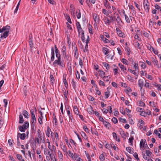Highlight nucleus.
<instances>
[{
  "instance_id": "f257e3e1",
  "label": "nucleus",
  "mask_w": 161,
  "mask_h": 161,
  "mask_svg": "<svg viewBox=\"0 0 161 161\" xmlns=\"http://www.w3.org/2000/svg\"><path fill=\"white\" fill-rule=\"evenodd\" d=\"M10 28V27L9 26L7 25L3 27L2 29H0V33L5 31L3 35H0V38L3 37L6 38L8 36Z\"/></svg>"
},
{
  "instance_id": "f03ea898",
  "label": "nucleus",
  "mask_w": 161,
  "mask_h": 161,
  "mask_svg": "<svg viewBox=\"0 0 161 161\" xmlns=\"http://www.w3.org/2000/svg\"><path fill=\"white\" fill-rule=\"evenodd\" d=\"M53 64L54 67L58 65L61 68H64L65 67V65L64 61H63L61 60V58H57V59L55 60L53 62Z\"/></svg>"
},
{
  "instance_id": "7ed1b4c3",
  "label": "nucleus",
  "mask_w": 161,
  "mask_h": 161,
  "mask_svg": "<svg viewBox=\"0 0 161 161\" xmlns=\"http://www.w3.org/2000/svg\"><path fill=\"white\" fill-rule=\"evenodd\" d=\"M114 15H113L114 21H116L118 24L120 25L121 23L122 22V21L119 15L116 13H114Z\"/></svg>"
},
{
  "instance_id": "20e7f679",
  "label": "nucleus",
  "mask_w": 161,
  "mask_h": 161,
  "mask_svg": "<svg viewBox=\"0 0 161 161\" xmlns=\"http://www.w3.org/2000/svg\"><path fill=\"white\" fill-rule=\"evenodd\" d=\"M152 61L154 65L156 66L159 69L161 68V64L160 63L158 62V61L156 58H154L153 57L152 58Z\"/></svg>"
},
{
  "instance_id": "39448f33",
  "label": "nucleus",
  "mask_w": 161,
  "mask_h": 161,
  "mask_svg": "<svg viewBox=\"0 0 161 161\" xmlns=\"http://www.w3.org/2000/svg\"><path fill=\"white\" fill-rule=\"evenodd\" d=\"M29 44L30 47V51L31 53H33L34 52L33 49L34 47H33L34 44L33 42L32 38H30L29 40Z\"/></svg>"
},
{
  "instance_id": "423d86ee",
  "label": "nucleus",
  "mask_w": 161,
  "mask_h": 161,
  "mask_svg": "<svg viewBox=\"0 0 161 161\" xmlns=\"http://www.w3.org/2000/svg\"><path fill=\"white\" fill-rule=\"evenodd\" d=\"M116 31L118 35L120 37H124L125 35L118 28H116Z\"/></svg>"
},
{
  "instance_id": "0eeeda50",
  "label": "nucleus",
  "mask_w": 161,
  "mask_h": 161,
  "mask_svg": "<svg viewBox=\"0 0 161 161\" xmlns=\"http://www.w3.org/2000/svg\"><path fill=\"white\" fill-rule=\"evenodd\" d=\"M93 17L95 23L98 24L99 21V16L97 14L94 13L93 14Z\"/></svg>"
},
{
  "instance_id": "6e6552de",
  "label": "nucleus",
  "mask_w": 161,
  "mask_h": 161,
  "mask_svg": "<svg viewBox=\"0 0 161 161\" xmlns=\"http://www.w3.org/2000/svg\"><path fill=\"white\" fill-rule=\"evenodd\" d=\"M148 2L147 1V2L145 3L144 2L143 5L144 9H145L146 12L147 13H148L149 10V6L147 4Z\"/></svg>"
},
{
  "instance_id": "1a4fd4ad",
  "label": "nucleus",
  "mask_w": 161,
  "mask_h": 161,
  "mask_svg": "<svg viewBox=\"0 0 161 161\" xmlns=\"http://www.w3.org/2000/svg\"><path fill=\"white\" fill-rule=\"evenodd\" d=\"M47 154L49 155L50 158H51V159L52 161H56V159L54 156L53 157V152H50L48 150H47Z\"/></svg>"
},
{
  "instance_id": "9d476101",
  "label": "nucleus",
  "mask_w": 161,
  "mask_h": 161,
  "mask_svg": "<svg viewBox=\"0 0 161 161\" xmlns=\"http://www.w3.org/2000/svg\"><path fill=\"white\" fill-rule=\"evenodd\" d=\"M41 134H37V137L36 138V141L38 144H40L42 142V138Z\"/></svg>"
},
{
  "instance_id": "9b49d317",
  "label": "nucleus",
  "mask_w": 161,
  "mask_h": 161,
  "mask_svg": "<svg viewBox=\"0 0 161 161\" xmlns=\"http://www.w3.org/2000/svg\"><path fill=\"white\" fill-rule=\"evenodd\" d=\"M87 110L88 112L90 114H93L94 113V110H93V108L92 107L90 106L87 108Z\"/></svg>"
},
{
  "instance_id": "f8f14e48",
  "label": "nucleus",
  "mask_w": 161,
  "mask_h": 161,
  "mask_svg": "<svg viewBox=\"0 0 161 161\" xmlns=\"http://www.w3.org/2000/svg\"><path fill=\"white\" fill-rule=\"evenodd\" d=\"M55 52L56 53V57L57 58H61V56L59 53L58 52V48L57 47L56 45H55Z\"/></svg>"
},
{
  "instance_id": "ddd939ff",
  "label": "nucleus",
  "mask_w": 161,
  "mask_h": 161,
  "mask_svg": "<svg viewBox=\"0 0 161 161\" xmlns=\"http://www.w3.org/2000/svg\"><path fill=\"white\" fill-rule=\"evenodd\" d=\"M70 10L71 14L74 16H75V8L73 5L71 4L70 6Z\"/></svg>"
},
{
  "instance_id": "4468645a",
  "label": "nucleus",
  "mask_w": 161,
  "mask_h": 161,
  "mask_svg": "<svg viewBox=\"0 0 161 161\" xmlns=\"http://www.w3.org/2000/svg\"><path fill=\"white\" fill-rule=\"evenodd\" d=\"M118 65L121 69V71L125 73V71L126 70V68L121 63H119L118 64Z\"/></svg>"
},
{
  "instance_id": "2eb2a0df",
  "label": "nucleus",
  "mask_w": 161,
  "mask_h": 161,
  "mask_svg": "<svg viewBox=\"0 0 161 161\" xmlns=\"http://www.w3.org/2000/svg\"><path fill=\"white\" fill-rule=\"evenodd\" d=\"M146 142L145 140V142H144L143 139H141L140 143V147L141 149L142 147L145 148V145Z\"/></svg>"
},
{
  "instance_id": "dca6fc26",
  "label": "nucleus",
  "mask_w": 161,
  "mask_h": 161,
  "mask_svg": "<svg viewBox=\"0 0 161 161\" xmlns=\"http://www.w3.org/2000/svg\"><path fill=\"white\" fill-rule=\"evenodd\" d=\"M112 135L113 138L116 141H117L118 142H120V138L119 137L117 136L116 133L114 132L112 133Z\"/></svg>"
},
{
  "instance_id": "f3484780",
  "label": "nucleus",
  "mask_w": 161,
  "mask_h": 161,
  "mask_svg": "<svg viewBox=\"0 0 161 161\" xmlns=\"http://www.w3.org/2000/svg\"><path fill=\"white\" fill-rule=\"evenodd\" d=\"M98 71L99 72V74L101 78H103L105 77V73L103 71L99 70Z\"/></svg>"
},
{
  "instance_id": "a211bd4d",
  "label": "nucleus",
  "mask_w": 161,
  "mask_h": 161,
  "mask_svg": "<svg viewBox=\"0 0 161 161\" xmlns=\"http://www.w3.org/2000/svg\"><path fill=\"white\" fill-rule=\"evenodd\" d=\"M144 81L142 79H139L138 80V85L140 87V89L141 90L143 86Z\"/></svg>"
},
{
  "instance_id": "6ab92c4d",
  "label": "nucleus",
  "mask_w": 161,
  "mask_h": 161,
  "mask_svg": "<svg viewBox=\"0 0 161 161\" xmlns=\"http://www.w3.org/2000/svg\"><path fill=\"white\" fill-rule=\"evenodd\" d=\"M19 129L20 131L22 132H24L25 130L27 129L25 127L24 125H23L22 126L20 125L19 126Z\"/></svg>"
},
{
  "instance_id": "aec40b11",
  "label": "nucleus",
  "mask_w": 161,
  "mask_h": 161,
  "mask_svg": "<svg viewBox=\"0 0 161 161\" xmlns=\"http://www.w3.org/2000/svg\"><path fill=\"white\" fill-rule=\"evenodd\" d=\"M102 50L105 55H107L109 53V49L105 47H103Z\"/></svg>"
},
{
  "instance_id": "412c9836",
  "label": "nucleus",
  "mask_w": 161,
  "mask_h": 161,
  "mask_svg": "<svg viewBox=\"0 0 161 161\" xmlns=\"http://www.w3.org/2000/svg\"><path fill=\"white\" fill-rule=\"evenodd\" d=\"M22 113L23 114L25 118H28L30 115L28 113L27 111L26 110H23Z\"/></svg>"
},
{
  "instance_id": "4be33fe9",
  "label": "nucleus",
  "mask_w": 161,
  "mask_h": 161,
  "mask_svg": "<svg viewBox=\"0 0 161 161\" xmlns=\"http://www.w3.org/2000/svg\"><path fill=\"white\" fill-rule=\"evenodd\" d=\"M104 125L108 129H109L111 127V125L110 124L106 121H105L103 123Z\"/></svg>"
},
{
  "instance_id": "5701e85b",
  "label": "nucleus",
  "mask_w": 161,
  "mask_h": 161,
  "mask_svg": "<svg viewBox=\"0 0 161 161\" xmlns=\"http://www.w3.org/2000/svg\"><path fill=\"white\" fill-rule=\"evenodd\" d=\"M19 136L20 138L22 140H24L25 139L26 135L25 133L21 134L19 133L18 134V136Z\"/></svg>"
},
{
  "instance_id": "b1692460",
  "label": "nucleus",
  "mask_w": 161,
  "mask_h": 161,
  "mask_svg": "<svg viewBox=\"0 0 161 161\" xmlns=\"http://www.w3.org/2000/svg\"><path fill=\"white\" fill-rule=\"evenodd\" d=\"M60 146L61 148L62 149L63 151L67 153V148L65 145H64L63 143L60 144Z\"/></svg>"
},
{
  "instance_id": "393cba45",
  "label": "nucleus",
  "mask_w": 161,
  "mask_h": 161,
  "mask_svg": "<svg viewBox=\"0 0 161 161\" xmlns=\"http://www.w3.org/2000/svg\"><path fill=\"white\" fill-rule=\"evenodd\" d=\"M104 5L108 9L111 8V6L109 5V3L107 0H105L104 3Z\"/></svg>"
},
{
  "instance_id": "a878e982",
  "label": "nucleus",
  "mask_w": 161,
  "mask_h": 161,
  "mask_svg": "<svg viewBox=\"0 0 161 161\" xmlns=\"http://www.w3.org/2000/svg\"><path fill=\"white\" fill-rule=\"evenodd\" d=\"M61 52L62 54H65L67 53L66 47L64 45H63L62 47Z\"/></svg>"
},
{
  "instance_id": "bb28decb",
  "label": "nucleus",
  "mask_w": 161,
  "mask_h": 161,
  "mask_svg": "<svg viewBox=\"0 0 161 161\" xmlns=\"http://www.w3.org/2000/svg\"><path fill=\"white\" fill-rule=\"evenodd\" d=\"M126 151L130 153H134V150L131 149L130 147H127L126 148Z\"/></svg>"
},
{
  "instance_id": "cd10ccee",
  "label": "nucleus",
  "mask_w": 161,
  "mask_h": 161,
  "mask_svg": "<svg viewBox=\"0 0 161 161\" xmlns=\"http://www.w3.org/2000/svg\"><path fill=\"white\" fill-rule=\"evenodd\" d=\"M74 111L75 114L77 115H78L79 114V111L77 107L75 106L73 107Z\"/></svg>"
},
{
  "instance_id": "c85d7f7f",
  "label": "nucleus",
  "mask_w": 161,
  "mask_h": 161,
  "mask_svg": "<svg viewBox=\"0 0 161 161\" xmlns=\"http://www.w3.org/2000/svg\"><path fill=\"white\" fill-rule=\"evenodd\" d=\"M50 131H51V129L49 128V126H48L47 127V131L46 132V135L48 137H49L50 136Z\"/></svg>"
},
{
  "instance_id": "c756f323",
  "label": "nucleus",
  "mask_w": 161,
  "mask_h": 161,
  "mask_svg": "<svg viewBox=\"0 0 161 161\" xmlns=\"http://www.w3.org/2000/svg\"><path fill=\"white\" fill-rule=\"evenodd\" d=\"M104 22L106 24L108 25H109L111 22V21L107 18L104 19Z\"/></svg>"
},
{
  "instance_id": "7c9ffc66",
  "label": "nucleus",
  "mask_w": 161,
  "mask_h": 161,
  "mask_svg": "<svg viewBox=\"0 0 161 161\" xmlns=\"http://www.w3.org/2000/svg\"><path fill=\"white\" fill-rule=\"evenodd\" d=\"M19 123L20 124L22 123L24 121L23 118V116L21 114H20L19 115Z\"/></svg>"
},
{
  "instance_id": "2f4dec72",
  "label": "nucleus",
  "mask_w": 161,
  "mask_h": 161,
  "mask_svg": "<svg viewBox=\"0 0 161 161\" xmlns=\"http://www.w3.org/2000/svg\"><path fill=\"white\" fill-rule=\"evenodd\" d=\"M58 158L61 160H63V155L62 152L59 150L58 151Z\"/></svg>"
},
{
  "instance_id": "473e14b6",
  "label": "nucleus",
  "mask_w": 161,
  "mask_h": 161,
  "mask_svg": "<svg viewBox=\"0 0 161 161\" xmlns=\"http://www.w3.org/2000/svg\"><path fill=\"white\" fill-rule=\"evenodd\" d=\"M124 14L125 17V19L126 22L128 23H130V19L125 14V11L124 12Z\"/></svg>"
},
{
  "instance_id": "72a5a7b5",
  "label": "nucleus",
  "mask_w": 161,
  "mask_h": 161,
  "mask_svg": "<svg viewBox=\"0 0 161 161\" xmlns=\"http://www.w3.org/2000/svg\"><path fill=\"white\" fill-rule=\"evenodd\" d=\"M139 64H140L141 67L143 69L147 67L146 64L142 62H140Z\"/></svg>"
},
{
  "instance_id": "f704fd0d",
  "label": "nucleus",
  "mask_w": 161,
  "mask_h": 161,
  "mask_svg": "<svg viewBox=\"0 0 161 161\" xmlns=\"http://www.w3.org/2000/svg\"><path fill=\"white\" fill-rule=\"evenodd\" d=\"M36 117L31 118V122L32 125L33 126L36 123Z\"/></svg>"
},
{
  "instance_id": "c9c22d12",
  "label": "nucleus",
  "mask_w": 161,
  "mask_h": 161,
  "mask_svg": "<svg viewBox=\"0 0 161 161\" xmlns=\"http://www.w3.org/2000/svg\"><path fill=\"white\" fill-rule=\"evenodd\" d=\"M99 158L101 161H103L105 160V157L103 154H101L100 155Z\"/></svg>"
},
{
  "instance_id": "e433bc0d",
  "label": "nucleus",
  "mask_w": 161,
  "mask_h": 161,
  "mask_svg": "<svg viewBox=\"0 0 161 161\" xmlns=\"http://www.w3.org/2000/svg\"><path fill=\"white\" fill-rule=\"evenodd\" d=\"M119 131L121 136L123 138H125V134L124 132L121 129Z\"/></svg>"
},
{
  "instance_id": "4c0bfd02",
  "label": "nucleus",
  "mask_w": 161,
  "mask_h": 161,
  "mask_svg": "<svg viewBox=\"0 0 161 161\" xmlns=\"http://www.w3.org/2000/svg\"><path fill=\"white\" fill-rule=\"evenodd\" d=\"M121 62H122V63L126 65H128L129 64L128 62V61L126 60L125 59L123 58L122 59V60H121Z\"/></svg>"
},
{
  "instance_id": "58836bf2",
  "label": "nucleus",
  "mask_w": 161,
  "mask_h": 161,
  "mask_svg": "<svg viewBox=\"0 0 161 161\" xmlns=\"http://www.w3.org/2000/svg\"><path fill=\"white\" fill-rule=\"evenodd\" d=\"M103 64L104 67L106 68V69H109L110 68V66L108 64L106 63H103Z\"/></svg>"
},
{
  "instance_id": "ea45409f",
  "label": "nucleus",
  "mask_w": 161,
  "mask_h": 161,
  "mask_svg": "<svg viewBox=\"0 0 161 161\" xmlns=\"http://www.w3.org/2000/svg\"><path fill=\"white\" fill-rule=\"evenodd\" d=\"M53 123L55 124V125H57V118H56L55 116H54L53 117Z\"/></svg>"
},
{
  "instance_id": "a19ab883",
  "label": "nucleus",
  "mask_w": 161,
  "mask_h": 161,
  "mask_svg": "<svg viewBox=\"0 0 161 161\" xmlns=\"http://www.w3.org/2000/svg\"><path fill=\"white\" fill-rule=\"evenodd\" d=\"M120 111L124 115L125 114V111L123 107L120 108Z\"/></svg>"
},
{
  "instance_id": "79ce46f5",
  "label": "nucleus",
  "mask_w": 161,
  "mask_h": 161,
  "mask_svg": "<svg viewBox=\"0 0 161 161\" xmlns=\"http://www.w3.org/2000/svg\"><path fill=\"white\" fill-rule=\"evenodd\" d=\"M134 138L133 137H130L129 139V142L131 143V145H132Z\"/></svg>"
},
{
  "instance_id": "37998d69",
  "label": "nucleus",
  "mask_w": 161,
  "mask_h": 161,
  "mask_svg": "<svg viewBox=\"0 0 161 161\" xmlns=\"http://www.w3.org/2000/svg\"><path fill=\"white\" fill-rule=\"evenodd\" d=\"M78 32H79V35L80 36V33L81 34H83V33H84V31L82 30V28H80V29H79L78 30Z\"/></svg>"
},
{
  "instance_id": "c03bdc74",
  "label": "nucleus",
  "mask_w": 161,
  "mask_h": 161,
  "mask_svg": "<svg viewBox=\"0 0 161 161\" xmlns=\"http://www.w3.org/2000/svg\"><path fill=\"white\" fill-rule=\"evenodd\" d=\"M146 155L148 156V157L151 156L152 154L151 152L149 150H146Z\"/></svg>"
},
{
  "instance_id": "a18cd8bd",
  "label": "nucleus",
  "mask_w": 161,
  "mask_h": 161,
  "mask_svg": "<svg viewBox=\"0 0 161 161\" xmlns=\"http://www.w3.org/2000/svg\"><path fill=\"white\" fill-rule=\"evenodd\" d=\"M136 110L138 112H139L141 113H143L144 111V109L139 107H137L136 109Z\"/></svg>"
},
{
  "instance_id": "49530a36",
  "label": "nucleus",
  "mask_w": 161,
  "mask_h": 161,
  "mask_svg": "<svg viewBox=\"0 0 161 161\" xmlns=\"http://www.w3.org/2000/svg\"><path fill=\"white\" fill-rule=\"evenodd\" d=\"M102 12L106 16H108L109 14L108 11L104 9H103Z\"/></svg>"
},
{
  "instance_id": "de8ad7c7",
  "label": "nucleus",
  "mask_w": 161,
  "mask_h": 161,
  "mask_svg": "<svg viewBox=\"0 0 161 161\" xmlns=\"http://www.w3.org/2000/svg\"><path fill=\"white\" fill-rule=\"evenodd\" d=\"M62 55H63L64 58L66 59L67 60L69 58V55L67 54V53H66L65 54H63Z\"/></svg>"
},
{
  "instance_id": "09e8293b",
  "label": "nucleus",
  "mask_w": 161,
  "mask_h": 161,
  "mask_svg": "<svg viewBox=\"0 0 161 161\" xmlns=\"http://www.w3.org/2000/svg\"><path fill=\"white\" fill-rule=\"evenodd\" d=\"M119 70V68L118 67H117L116 68L114 69L113 71H114V74L115 75H117V73H118V71Z\"/></svg>"
},
{
  "instance_id": "8fccbe9b",
  "label": "nucleus",
  "mask_w": 161,
  "mask_h": 161,
  "mask_svg": "<svg viewBox=\"0 0 161 161\" xmlns=\"http://www.w3.org/2000/svg\"><path fill=\"white\" fill-rule=\"evenodd\" d=\"M71 84L74 88H75L76 86V85L74 79H72Z\"/></svg>"
},
{
  "instance_id": "3c124183",
  "label": "nucleus",
  "mask_w": 161,
  "mask_h": 161,
  "mask_svg": "<svg viewBox=\"0 0 161 161\" xmlns=\"http://www.w3.org/2000/svg\"><path fill=\"white\" fill-rule=\"evenodd\" d=\"M31 118L35 117L34 111L32 109L31 110Z\"/></svg>"
},
{
  "instance_id": "603ef678",
  "label": "nucleus",
  "mask_w": 161,
  "mask_h": 161,
  "mask_svg": "<svg viewBox=\"0 0 161 161\" xmlns=\"http://www.w3.org/2000/svg\"><path fill=\"white\" fill-rule=\"evenodd\" d=\"M51 152H54V153H55L56 151V148L54 145L52 146V148H51V149H50Z\"/></svg>"
},
{
  "instance_id": "864d4df0",
  "label": "nucleus",
  "mask_w": 161,
  "mask_h": 161,
  "mask_svg": "<svg viewBox=\"0 0 161 161\" xmlns=\"http://www.w3.org/2000/svg\"><path fill=\"white\" fill-rule=\"evenodd\" d=\"M104 80L105 81L107 82H108L109 80V79L110 78V77L109 76H106L104 78Z\"/></svg>"
},
{
  "instance_id": "5fc2aeb1",
  "label": "nucleus",
  "mask_w": 161,
  "mask_h": 161,
  "mask_svg": "<svg viewBox=\"0 0 161 161\" xmlns=\"http://www.w3.org/2000/svg\"><path fill=\"white\" fill-rule=\"evenodd\" d=\"M139 105L140 106H145V103L142 101H140L139 102Z\"/></svg>"
},
{
  "instance_id": "6e6d98bb",
  "label": "nucleus",
  "mask_w": 161,
  "mask_h": 161,
  "mask_svg": "<svg viewBox=\"0 0 161 161\" xmlns=\"http://www.w3.org/2000/svg\"><path fill=\"white\" fill-rule=\"evenodd\" d=\"M134 38L135 39H137L139 41H141L142 40L139 37L138 35L136 34L134 36Z\"/></svg>"
},
{
  "instance_id": "4d7b16f0",
  "label": "nucleus",
  "mask_w": 161,
  "mask_h": 161,
  "mask_svg": "<svg viewBox=\"0 0 161 161\" xmlns=\"http://www.w3.org/2000/svg\"><path fill=\"white\" fill-rule=\"evenodd\" d=\"M112 121L114 124H116L118 123V120L115 117H113L112 119Z\"/></svg>"
},
{
  "instance_id": "13d9d810",
  "label": "nucleus",
  "mask_w": 161,
  "mask_h": 161,
  "mask_svg": "<svg viewBox=\"0 0 161 161\" xmlns=\"http://www.w3.org/2000/svg\"><path fill=\"white\" fill-rule=\"evenodd\" d=\"M133 67L135 69V71H136L137 69H138V66L137 64L135 63Z\"/></svg>"
},
{
  "instance_id": "bf43d9fd",
  "label": "nucleus",
  "mask_w": 161,
  "mask_h": 161,
  "mask_svg": "<svg viewBox=\"0 0 161 161\" xmlns=\"http://www.w3.org/2000/svg\"><path fill=\"white\" fill-rule=\"evenodd\" d=\"M133 156L137 160H139L138 154L136 153H135L133 154Z\"/></svg>"
},
{
  "instance_id": "052dcab7",
  "label": "nucleus",
  "mask_w": 161,
  "mask_h": 161,
  "mask_svg": "<svg viewBox=\"0 0 161 161\" xmlns=\"http://www.w3.org/2000/svg\"><path fill=\"white\" fill-rule=\"evenodd\" d=\"M78 56V53L77 51L75 52L74 57L77 59Z\"/></svg>"
},
{
  "instance_id": "680f3d73",
  "label": "nucleus",
  "mask_w": 161,
  "mask_h": 161,
  "mask_svg": "<svg viewBox=\"0 0 161 161\" xmlns=\"http://www.w3.org/2000/svg\"><path fill=\"white\" fill-rule=\"evenodd\" d=\"M110 95V92H105V98H107L109 97Z\"/></svg>"
},
{
  "instance_id": "e2e57ef3",
  "label": "nucleus",
  "mask_w": 161,
  "mask_h": 161,
  "mask_svg": "<svg viewBox=\"0 0 161 161\" xmlns=\"http://www.w3.org/2000/svg\"><path fill=\"white\" fill-rule=\"evenodd\" d=\"M66 19H67V21L68 22H69L70 24L72 23V22L71 21V19L69 16L67 15Z\"/></svg>"
},
{
  "instance_id": "0e129e2a",
  "label": "nucleus",
  "mask_w": 161,
  "mask_h": 161,
  "mask_svg": "<svg viewBox=\"0 0 161 161\" xmlns=\"http://www.w3.org/2000/svg\"><path fill=\"white\" fill-rule=\"evenodd\" d=\"M50 77L51 78V82L52 83H53L54 81V79L53 75H50Z\"/></svg>"
},
{
  "instance_id": "69168bd1",
  "label": "nucleus",
  "mask_w": 161,
  "mask_h": 161,
  "mask_svg": "<svg viewBox=\"0 0 161 161\" xmlns=\"http://www.w3.org/2000/svg\"><path fill=\"white\" fill-rule=\"evenodd\" d=\"M99 84L100 86H105V85L104 82L101 80H99Z\"/></svg>"
},
{
  "instance_id": "338daca9",
  "label": "nucleus",
  "mask_w": 161,
  "mask_h": 161,
  "mask_svg": "<svg viewBox=\"0 0 161 161\" xmlns=\"http://www.w3.org/2000/svg\"><path fill=\"white\" fill-rule=\"evenodd\" d=\"M155 8L156 9L159 10L160 11H161V7L157 4H156L155 6Z\"/></svg>"
},
{
  "instance_id": "774afa93",
  "label": "nucleus",
  "mask_w": 161,
  "mask_h": 161,
  "mask_svg": "<svg viewBox=\"0 0 161 161\" xmlns=\"http://www.w3.org/2000/svg\"><path fill=\"white\" fill-rule=\"evenodd\" d=\"M127 78V79L129 80H133V77H131L130 75H128L126 76Z\"/></svg>"
}]
</instances>
